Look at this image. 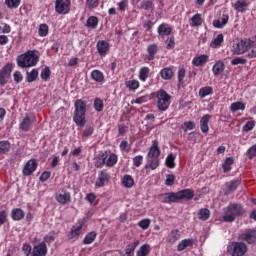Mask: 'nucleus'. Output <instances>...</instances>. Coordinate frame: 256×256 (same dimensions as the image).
Listing matches in <instances>:
<instances>
[{"label":"nucleus","mask_w":256,"mask_h":256,"mask_svg":"<svg viewBox=\"0 0 256 256\" xmlns=\"http://www.w3.org/2000/svg\"><path fill=\"white\" fill-rule=\"evenodd\" d=\"M150 225L151 219L149 218L142 219L138 222V226L143 230L149 229Z\"/></svg>","instance_id":"obj_49"},{"label":"nucleus","mask_w":256,"mask_h":256,"mask_svg":"<svg viewBox=\"0 0 256 256\" xmlns=\"http://www.w3.org/2000/svg\"><path fill=\"white\" fill-rule=\"evenodd\" d=\"M38 35H40V37H47V35H49V26L47 24H40Z\"/></svg>","instance_id":"obj_44"},{"label":"nucleus","mask_w":256,"mask_h":256,"mask_svg":"<svg viewBox=\"0 0 256 256\" xmlns=\"http://www.w3.org/2000/svg\"><path fill=\"white\" fill-rule=\"evenodd\" d=\"M255 128V121H248L244 126H243V131L248 133V131H253Z\"/></svg>","instance_id":"obj_57"},{"label":"nucleus","mask_w":256,"mask_h":256,"mask_svg":"<svg viewBox=\"0 0 256 256\" xmlns=\"http://www.w3.org/2000/svg\"><path fill=\"white\" fill-rule=\"evenodd\" d=\"M71 9V0H56L55 11L59 15H67Z\"/></svg>","instance_id":"obj_7"},{"label":"nucleus","mask_w":256,"mask_h":256,"mask_svg":"<svg viewBox=\"0 0 256 256\" xmlns=\"http://www.w3.org/2000/svg\"><path fill=\"white\" fill-rule=\"evenodd\" d=\"M227 23H229V14L223 13L219 19L213 21V27L215 29H223Z\"/></svg>","instance_id":"obj_14"},{"label":"nucleus","mask_w":256,"mask_h":256,"mask_svg":"<svg viewBox=\"0 0 256 256\" xmlns=\"http://www.w3.org/2000/svg\"><path fill=\"white\" fill-rule=\"evenodd\" d=\"M148 78H149V68L148 67H142L139 71L140 81H147Z\"/></svg>","instance_id":"obj_43"},{"label":"nucleus","mask_w":256,"mask_h":256,"mask_svg":"<svg viewBox=\"0 0 256 256\" xmlns=\"http://www.w3.org/2000/svg\"><path fill=\"white\" fill-rule=\"evenodd\" d=\"M75 113L73 115V121L78 125V127H85L87 123L85 121V113L87 111V104L83 100H76L75 104Z\"/></svg>","instance_id":"obj_2"},{"label":"nucleus","mask_w":256,"mask_h":256,"mask_svg":"<svg viewBox=\"0 0 256 256\" xmlns=\"http://www.w3.org/2000/svg\"><path fill=\"white\" fill-rule=\"evenodd\" d=\"M37 63H39V56H37L33 51H28L17 57V65L22 69L35 67Z\"/></svg>","instance_id":"obj_3"},{"label":"nucleus","mask_w":256,"mask_h":256,"mask_svg":"<svg viewBox=\"0 0 256 256\" xmlns=\"http://www.w3.org/2000/svg\"><path fill=\"white\" fill-rule=\"evenodd\" d=\"M150 251H151V246H149V244H144L137 251V256H148Z\"/></svg>","instance_id":"obj_41"},{"label":"nucleus","mask_w":256,"mask_h":256,"mask_svg":"<svg viewBox=\"0 0 256 256\" xmlns=\"http://www.w3.org/2000/svg\"><path fill=\"white\" fill-rule=\"evenodd\" d=\"M173 75H174L173 69L169 67H166L160 71V76L165 81H169L170 79H173Z\"/></svg>","instance_id":"obj_30"},{"label":"nucleus","mask_w":256,"mask_h":256,"mask_svg":"<svg viewBox=\"0 0 256 256\" xmlns=\"http://www.w3.org/2000/svg\"><path fill=\"white\" fill-rule=\"evenodd\" d=\"M209 217H211V211L209 209L202 208L199 210L198 219H200V221H207Z\"/></svg>","instance_id":"obj_33"},{"label":"nucleus","mask_w":256,"mask_h":256,"mask_svg":"<svg viewBox=\"0 0 256 256\" xmlns=\"http://www.w3.org/2000/svg\"><path fill=\"white\" fill-rule=\"evenodd\" d=\"M126 87H128V89H132L133 91H135V89H139V81L137 80L126 81Z\"/></svg>","instance_id":"obj_52"},{"label":"nucleus","mask_w":256,"mask_h":256,"mask_svg":"<svg viewBox=\"0 0 256 256\" xmlns=\"http://www.w3.org/2000/svg\"><path fill=\"white\" fill-rule=\"evenodd\" d=\"M83 229V224L78 225L73 228L70 232V241H77L79 239V235H81V230Z\"/></svg>","instance_id":"obj_29"},{"label":"nucleus","mask_w":256,"mask_h":256,"mask_svg":"<svg viewBox=\"0 0 256 256\" xmlns=\"http://www.w3.org/2000/svg\"><path fill=\"white\" fill-rule=\"evenodd\" d=\"M223 71H225V63L219 60L213 65L212 73L215 75V77H219V75H221Z\"/></svg>","instance_id":"obj_21"},{"label":"nucleus","mask_w":256,"mask_h":256,"mask_svg":"<svg viewBox=\"0 0 256 256\" xmlns=\"http://www.w3.org/2000/svg\"><path fill=\"white\" fill-rule=\"evenodd\" d=\"M135 184V181H133V177L131 175H125L122 178V185H124L127 189H131L133 185Z\"/></svg>","instance_id":"obj_39"},{"label":"nucleus","mask_w":256,"mask_h":256,"mask_svg":"<svg viewBox=\"0 0 256 256\" xmlns=\"http://www.w3.org/2000/svg\"><path fill=\"white\" fill-rule=\"evenodd\" d=\"M111 179V175L103 170L99 173L98 179L95 183L96 187H104L105 183H107V181H109Z\"/></svg>","instance_id":"obj_16"},{"label":"nucleus","mask_w":256,"mask_h":256,"mask_svg":"<svg viewBox=\"0 0 256 256\" xmlns=\"http://www.w3.org/2000/svg\"><path fill=\"white\" fill-rule=\"evenodd\" d=\"M193 245V239H184L179 242L177 246V251H185L187 247H191Z\"/></svg>","instance_id":"obj_32"},{"label":"nucleus","mask_w":256,"mask_h":256,"mask_svg":"<svg viewBox=\"0 0 256 256\" xmlns=\"http://www.w3.org/2000/svg\"><path fill=\"white\" fill-rule=\"evenodd\" d=\"M241 185V180L235 179L225 184L224 195H231L234 191H237V187Z\"/></svg>","instance_id":"obj_13"},{"label":"nucleus","mask_w":256,"mask_h":256,"mask_svg":"<svg viewBox=\"0 0 256 256\" xmlns=\"http://www.w3.org/2000/svg\"><path fill=\"white\" fill-rule=\"evenodd\" d=\"M191 21V27H201V25H203V19L201 18V14H195L191 18Z\"/></svg>","instance_id":"obj_42"},{"label":"nucleus","mask_w":256,"mask_h":256,"mask_svg":"<svg viewBox=\"0 0 256 256\" xmlns=\"http://www.w3.org/2000/svg\"><path fill=\"white\" fill-rule=\"evenodd\" d=\"M241 241H245L249 245L256 243V230H246L244 233L239 235Z\"/></svg>","instance_id":"obj_10"},{"label":"nucleus","mask_w":256,"mask_h":256,"mask_svg":"<svg viewBox=\"0 0 256 256\" xmlns=\"http://www.w3.org/2000/svg\"><path fill=\"white\" fill-rule=\"evenodd\" d=\"M158 35L162 37H167L173 33V28L169 27V24L162 23L158 26Z\"/></svg>","instance_id":"obj_18"},{"label":"nucleus","mask_w":256,"mask_h":256,"mask_svg":"<svg viewBox=\"0 0 256 256\" xmlns=\"http://www.w3.org/2000/svg\"><path fill=\"white\" fill-rule=\"evenodd\" d=\"M209 61V56L207 55H201L198 57L193 58L192 63L195 65V67H201L202 65H205Z\"/></svg>","instance_id":"obj_28"},{"label":"nucleus","mask_w":256,"mask_h":256,"mask_svg":"<svg viewBox=\"0 0 256 256\" xmlns=\"http://www.w3.org/2000/svg\"><path fill=\"white\" fill-rule=\"evenodd\" d=\"M181 237V234L179 233V230H172L170 233V243H175L177 239Z\"/></svg>","instance_id":"obj_55"},{"label":"nucleus","mask_w":256,"mask_h":256,"mask_svg":"<svg viewBox=\"0 0 256 256\" xmlns=\"http://www.w3.org/2000/svg\"><path fill=\"white\" fill-rule=\"evenodd\" d=\"M232 6L238 13H245L249 4L246 0H237Z\"/></svg>","instance_id":"obj_19"},{"label":"nucleus","mask_w":256,"mask_h":256,"mask_svg":"<svg viewBox=\"0 0 256 256\" xmlns=\"http://www.w3.org/2000/svg\"><path fill=\"white\" fill-rule=\"evenodd\" d=\"M37 171V160L30 159L23 167L22 173L25 177H29V175H33Z\"/></svg>","instance_id":"obj_9"},{"label":"nucleus","mask_w":256,"mask_h":256,"mask_svg":"<svg viewBox=\"0 0 256 256\" xmlns=\"http://www.w3.org/2000/svg\"><path fill=\"white\" fill-rule=\"evenodd\" d=\"M165 185L167 187H172V185H175V175L167 174L166 175V180H165Z\"/></svg>","instance_id":"obj_53"},{"label":"nucleus","mask_w":256,"mask_h":256,"mask_svg":"<svg viewBox=\"0 0 256 256\" xmlns=\"http://www.w3.org/2000/svg\"><path fill=\"white\" fill-rule=\"evenodd\" d=\"M5 5H7L9 9H17V7L21 5V0H5Z\"/></svg>","instance_id":"obj_47"},{"label":"nucleus","mask_w":256,"mask_h":256,"mask_svg":"<svg viewBox=\"0 0 256 256\" xmlns=\"http://www.w3.org/2000/svg\"><path fill=\"white\" fill-rule=\"evenodd\" d=\"M97 51L99 55H107V51H109V44L105 40H101L97 43Z\"/></svg>","instance_id":"obj_26"},{"label":"nucleus","mask_w":256,"mask_h":256,"mask_svg":"<svg viewBox=\"0 0 256 256\" xmlns=\"http://www.w3.org/2000/svg\"><path fill=\"white\" fill-rule=\"evenodd\" d=\"M13 71V64H6L0 71V85L3 87L7 85L9 77H11V72Z\"/></svg>","instance_id":"obj_8"},{"label":"nucleus","mask_w":256,"mask_h":256,"mask_svg":"<svg viewBox=\"0 0 256 256\" xmlns=\"http://www.w3.org/2000/svg\"><path fill=\"white\" fill-rule=\"evenodd\" d=\"M39 77V71L37 69H33L31 72L26 73V81L28 83H33Z\"/></svg>","instance_id":"obj_36"},{"label":"nucleus","mask_w":256,"mask_h":256,"mask_svg":"<svg viewBox=\"0 0 256 256\" xmlns=\"http://www.w3.org/2000/svg\"><path fill=\"white\" fill-rule=\"evenodd\" d=\"M182 129L187 132V131H193V129H195V122L193 121H187L184 122L182 125Z\"/></svg>","instance_id":"obj_51"},{"label":"nucleus","mask_w":256,"mask_h":256,"mask_svg":"<svg viewBox=\"0 0 256 256\" xmlns=\"http://www.w3.org/2000/svg\"><path fill=\"white\" fill-rule=\"evenodd\" d=\"M47 255V245L45 242H41L32 249V256H46Z\"/></svg>","instance_id":"obj_15"},{"label":"nucleus","mask_w":256,"mask_h":256,"mask_svg":"<svg viewBox=\"0 0 256 256\" xmlns=\"http://www.w3.org/2000/svg\"><path fill=\"white\" fill-rule=\"evenodd\" d=\"M166 167L173 169L175 167V157L173 153L169 154L166 158Z\"/></svg>","instance_id":"obj_50"},{"label":"nucleus","mask_w":256,"mask_h":256,"mask_svg":"<svg viewBox=\"0 0 256 256\" xmlns=\"http://www.w3.org/2000/svg\"><path fill=\"white\" fill-rule=\"evenodd\" d=\"M142 163H143V156L138 155V156L133 158L134 167H141Z\"/></svg>","instance_id":"obj_59"},{"label":"nucleus","mask_w":256,"mask_h":256,"mask_svg":"<svg viewBox=\"0 0 256 256\" xmlns=\"http://www.w3.org/2000/svg\"><path fill=\"white\" fill-rule=\"evenodd\" d=\"M150 169H152V171H155V169H157V167H159V159L158 158H154L150 164H149Z\"/></svg>","instance_id":"obj_63"},{"label":"nucleus","mask_w":256,"mask_h":256,"mask_svg":"<svg viewBox=\"0 0 256 256\" xmlns=\"http://www.w3.org/2000/svg\"><path fill=\"white\" fill-rule=\"evenodd\" d=\"M223 34H219L212 42L211 47L217 49V47H221V43H223Z\"/></svg>","instance_id":"obj_46"},{"label":"nucleus","mask_w":256,"mask_h":256,"mask_svg":"<svg viewBox=\"0 0 256 256\" xmlns=\"http://www.w3.org/2000/svg\"><path fill=\"white\" fill-rule=\"evenodd\" d=\"M11 150V143L9 141H0V155H5Z\"/></svg>","instance_id":"obj_40"},{"label":"nucleus","mask_w":256,"mask_h":256,"mask_svg":"<svg viewBox=\"0 0 256 256\" xmlns=\"http://www.w3.org/2000/svg\"><path fill=\"white\" fill-rule=\"evenodd\" d=\"M90 77L93 81H96V83H103L105 81V75L100 70H93Z\"/></svg>","instance_id":"obj_25"},{"label":"nucleus","mask_w":256,"mask_h":256,"mask_svg":"<svg viewBox=\"0 0 256 256\" xmlns=\"http://www.w3.org/2000/svg\"><path fill=\"white\" fill-rule=\"evenodd\" d=\"M14 81L15 83H21L23 81V74L19 71L14 72Z\"/></svg>","instance_id":"obj_64"},{"label":"nucleus","mask_w":256,"mask_h":256,"mask_svg":"<svg viewBox=\"0 0 256 256\" xmlns=\"http://www.w3.org/2000/svg\"><path fill=\"white\" fill-rule=\"evenodd\" d=\"M207 95H213V88L211 86L202 87L199 90V97L201 99H205Z\"/></svg>","instance_id":"obj_37"},{"label":"nucleus","mask_w":256,"mask_h":256,"mask_svg":"<svg viewBox=\"0 0 256 256\" xmlns=\"http://www.w3.org/2000/svg\"><path fill=\"white\" fill-rule=\"evenodd\" d=\"M40 77L43 81H49V78L51 77V69L49 67L43 68Z\"/></svg>","instance_id":"obj_45"},{"label":"nucleus","mask_w":256,"mask_h":256,"mask_svg":"<svg viewBox=\"0 0 256 256\" xmlns=\"http://www.w3.org/2000/svg\"><path fill=\"white\" fill-rule=\"evenodd\" d=\"M157 107L159 111H167L171 105V95L164 89H160L156 95Z\"/></svg>","instance_id":"obj_4"},{"label":"nucleus","mask_w":256,"mask_h":256,"mask_svg":"<svg viewBox=\"0 0 256 256\" xmlns=\"http://www.w3.org/2000/svg\"><path fill=\"white\" fill-rule=\"evenodd\" d=\"M230 111L236 113V111H245V104L243 102H234L230 105Z\"/></svg>","instance_id":"obj_38"},{"label":"nucleus","mask_w":256,"mask_h":256,"mask_svg":"<svg viewBox=\"0 0 256 256\" xmlns=\"http://www.w3.org/2000/svg\"><path fill=\"white\" fill-rule=\"evenodd\" d=\"M22 251L26 256H31V245L29 244H23Z\"/></svg>","instance_id":"obj_61"},{"label":"nucleus","mask_w":256,"mask_h":256,"mask_svg":"<svg viewBox=\"0 0 256 256\" xmlns=\"http://www.w3.org/2000/svg\"><path fill=\"white\" fill-rule=\"evenodd\" d=\"M95 239H97V232L92 231L84 237L83 245H91Z\"/></svg>","instance_id":"obj_34"},{"label":"nucleus","mask_w":256,"mask_h":256,"mask_svg":"<svg viewBox=\"0 0 256 256\" xmlns=\"http://www.w3.org/2000/svg\"><path fill=\"white\" fill-rule=\"evenodd\" d=\"M211 119V115L206 114L200 119V129L202 133L209 132V120Z\"/></svg>","instance_id":"obj_23"},{"label":"nucleus","mask_w":256,"mask_h":256,"mask_svg":"<svg viewBox=\"0 0 256 256\" xmlns=\"http://www.w3.org/2000/svg\"><path fill=\"white\" fill-rule=\"evenodd\" d=\"M56 201H58L60 205H67V203L71 201V194L65 190H62L58 195H56Z\"/></svg>","instance_id":"obj_17"},{"label":"nucleus","mask_w":256,"mask_h":256,"mask_svg":"<svg viewBox=\"0 0 256 256\" xmlns=\"http://www.w3.org/2000/svg\"><path fill=\"white\" fill-rule=\"evenodd\" d=\"M94 109L95 111H98V112L103 111V100L96 98L94 100Z\"/></svg>","instance_id":"obj_54"},{"label":"nucleus","mask_w":256,"mask_h":256,"mask_svg":"<svg viewBox=\"0 0 256 256\" xmlns=\"http://www.w3.org/2000/svg\"><path fill=\"white\" fill-rule=\"evenodd\" d=\"M255 45V42L251 39L249 40H240L238 43L233 46V53L235 55H243L247 53Z\"/></svg>","instance_id":"obj_5"},{"label":"nucleus","mask_w":256,"mask_h":256,"mask_svg":"<svg viewBox=\"0 0 256 256\" xmlns=\"http://www.w3.org/2000/svg\"><path fill=\"white\" fill-rule=\"evenodd\" d=\"M36 118L34 115H28L26 117H24L19 125V129L21 131L27 132L31 129V126L33 125V123H35Z\"/></svg>","instance_id":"obj_11"},{"label":"nucleus","mask_w":256,"mask_h":256,"mask_svg":"<svg viewBox=\"0 0 256 256\" xmlns=\"http://www.w3.org/2000/svg\"><path fill=\"white\" fill-rule=\"evenodd\" d=\"M147 59L148 61H153V59H155V55H157V53H159V46L157 44H150L147 47Z\"/></svg>","instance_id":"obj_20"},{"label":"nucleus","mask_w":256,"mask_h":256,"mask_svg":"<svg viewBox=\"0 0 256 256\" xmlns=\"http://www.w3.org/2000/svg\"><path fill=\"white\" fill-rule=\"evenodd\" d=\"M7 222V211H0V225H4Z\"/></svg>","instance_id":"obj_62"},{"label":"nucleus","mask_w":256,"mask_h":256,"mask_svg":"<svg viewBox=\"0 0 256 256\" xmlns=\"http://www.w3.org/2000/svg\"><path fill=\"white\" fill-rule=\"evenodd\" d=\"M178 195L180 197V201L181 199L191 200L193 199V197H195V192L191 189H183L181 191H178Z\"/></svg>","instance_id":"obj_27"},{"label":"nucleus","mask_w":256,"mask_h":256,"mask_svg":"<svg viewBox=\"0 0 256 256\" xmlns=\"http://www.w3.org/2000/svg\"><path fill=\"white\" fill-rule=\"evenodd\" d=\"M11 217L13 221H21L25 218V212L21 208H14L11 211Z\"/></svg>","instance_id":"obj_24"},{"label":"nucleus","mask_w":256,"mask_h":256,"mask_svg":"<svg viewBox=\"0 0 256 256\" xmlns=\"http://www.w3.org/2000/svg\"><path fill=\"white\" fill-rule=\"evenodd\" d=\"M161 197L163 203H179V201H181L179 192H168L163 194Z\"/></svg>","instance_id":"obj_12"},{"label":"nucleus","mask_w":256,"mask_h":256,"mask_svg":"<svg viewBox=\"0 0 256 256\" xmlns=\"http://www.w3.org/2000/svg\"><path fill=\"white\" fill-rule=\"evenodd\" d=\"M97 25H99V18L91 16L87 19L86 27L88 29H97Z\"/></svg>","instance_id":"obj_35"},{"label":"nucleus","mask_w":256,"mask_h":256,"mask_svg":"<svg viewBox=\"0 0 256 256\" xmlns=\"http://www.w3.org/2000/svg\"><path fill=\"white\" fill-rule=\"evenodd\" d=\"M247 157L249 159H253V157H256V144L248 149Z\"/></svg>","instance_id":"obj_58"},{"label":"nucleus","mask_w":256,"mask_h":256,"mask_svg":"<svg viewBox=\"0 0 256 256\" xmlns=\"http://www.w3.org/2000/svg\"><path fill=\"white\" fill-rule=\"evenodd\" d=\"M106 161H107V154L103 152L99 153L95 161V167H97V169H101V167L105 165Z\"/></svg>","instance_id":"obj_31"},{"label":"nucleus","mask_w":256,"mask_h":256,"mask_svg":"<svg viewBox=\"0 0 256 256\" xmlns=\"http://www.w3.org/2000/svg\"><path fill=\"white\" fill-rule=\"evenodd\" d=\"M245 213L246 211L243 205L240 203H230L223 209L222 221H224V223H233L237 217H243Z\"/></svg>","instance_id":"obj_1"},{"label":"nucleus","mask_w":256,"mask_h":256,"mask_svg":"<svg viewBox=\"0 0 256 256\" xmlns=\"http://www.w3.org/2000/svg\"><path fill=\"white\" fill-rule=\"evenodd\" d=\"M49 177H51V172L44 171L39 177V181H41V183H45V181H47Z\"/></svg>","instance_id":"obj_60"},{"label":"nucleus","mask_w":256,"mask_h":256,"mask_svg":"<svg viewBox=\"0 0 256 256\" xmlns=\"http://www.w3.org/2000/svg\"><path fill=\"white\" fill-rule=\"evenodd\" d=\"M117 164V155L116 154H110L108 159L106 160L107 167H113Z\"/></svg>","instance_id":"obj_48"},{"label":"nucleus","mask_w":256,"mask_h":256,"mask_svg":"<svg viewBox=\"0 0 256 256\" xmlns=\"http://www.w3.org/2000/svg\"><path fill=\"white\" fill-rule=\"evenodd\" d=\"M247 63V59L236 57L231 60V65H245Z\"/></svg>","instance_id":"obj_56"},{"label":"nucleus","mask_w":256,"mask_h":256,"mask_svg":"<svg viewBox=\"0 0 256 256\" xmlns=\"http://www.w3.org/2000/svg\"><path fill=\"white\" fill-rule=\"evenodd\" d=\"M228 253L231 256H243L247 253V245L243 242H231L228 245Z\"/></svg>","instance_id":"obj_6"},{"label":"nucleus","mask_w":256,"mask_h":256,"mask_svg":"<svg viewBox=\"0 0 256 256\" xmlns=\"http://www.w3.org/2000/svg\"><path fill=\"white\" fill-rule=\"evenodd\" d=\"M161 155V150L159 149V143L157 140H154L152 142V146L148 152V157H154L157 158Z\"/></svg>","instance_id":"obj_22"}]
</instances>
